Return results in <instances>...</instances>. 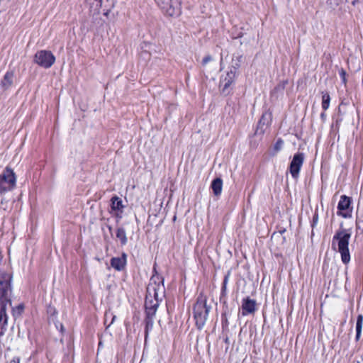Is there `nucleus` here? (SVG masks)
Returning a JSON list of instances; mask_svg holds the SVG:
<instances>
[{"mask_svg": "<svg viewBox=\"0 0 363 363\" xmlns=\"http://www.w3.org/2000/svg\"><path fill=\"white\" fill-rule=\"evenodd\" d=\"M164 293V286L162 281L158 277H152L147 287L145 315H155Z\"/></svg>", "mask_w": 363, "mask_h": 363, "instance_id": "f257e3e1", "label": "nucleus"}, {"mask_svg": "<svg viewBox=\"0 0 363 363\" xmlns=\"http://www.w3.org/2000/svg\"><path fill=\"white\" fill-rule=\"evenodd\" d=\"M350 229L340 228L337 230L332 240V248L340 253L342 262L347 264L350 261L349 242L351 238Z\"/></svg>", "mask_w": 363, "mask_h": 363, "instance_id": "f03ea898", "label": "nucleus"}, {"mask_svg": "<svg viewBox=\"0 0 363 363\" xmlns=\"http://www.w3.org/2000/svg\"><path fill=\"white\" fill-rule=\"evenodd\" d=\"M210 310L206 296L201 292L193 308L194 318L199 329H201L206 324Z\"/></svg>", "mask_w": 363, "mask_h": 363, "instance_id": "7ed1b4c3", "label": "nucleus"}, {"mask_svg": "<svg viewBox=\"0 0 363 363\" xmlns=\"http://www.w3.org/2000/svg\"><path fill=\"white\" fill-rule=\"evenodd\" d=\"M16 178L13 171L6 167L0 174V194L12 190L16 186Z\"/></svg>", "mask_w": 363, "mask_h": 363, "instance_id": "20e7f679", "label": "nucleus"}, {"mask_svg": "<svg viewBox=\"0 0 363 363\" xmlns=\"http://www.w3.org/2000/svg\"><path fill=\"white\" fill-rule=\"evenodd\" d=\"M162 12L169 16L180 13L181 0H155Z\"/></svg>", "mask_w": 363, "mask_h": 363, "instance_id": "39448f33", "label": "nucleus"}, {"mask_svg": "<svg viewBox=\"0 0 363 363\" xmlns=\"http://www.w3.org/2000/svg\"><path fill=\"white\" fill-rule=\"evenodd\" d=\"M11 276L10 274L0 271V301H6V303L11 304L9 294L11 288Z\"/></svg>", "mask_w": 363, "mask_h": 363, "instance_id": "423d86ee", "label": "nucleus"}, {"mask_svg": "<svg viewBox=\"0 0 363 363\" xmlns=\"http://www.w3.org/2000/svg\"><path fill=\"white\" fill-rule=\"evenodd\" d=\"M34 62L39 66L48 69L55 63V57L50 51L42 50L35 53Z\"/></svg>", "mask_w": 363, "mask_h": 363, "instance_id": "0eeeda50", "label": "nucleus"}, {"mask_svg": "<svg viewBox=\"0 0 363 363\" xmlns=\"http://www.w3.org/2000/svg\"><path fill=\"white\" fill-rule=\"evenodd\" d=\"M240 67V65L238 63H235V65H233L230 68V71H228L225 77H222L220 84V86H223L222 91L223 93L227 92L228 89L234 82L236 77V71Z\"/></svg>", "mask_w": 363, "mask_h": 363, "instance_id": "6e6552de", "label": "nucleus"}, {"mask_svg": "<svg viewBox=\"0 0 363 363\" xmlns=\"http://www.w3.org/2000/svg\"><path fill=\"white\" fill-rule=\"evenodd\" d=\"M304 161V154L303 152L296 153L290 163L289 172L291 176L296 179L298 177L301 167Z\"/></svg>", "mask_w": 363, "mask_h": 363, "instance_id": "1a4fd4ad", "label": "nucleus"}, {"mask_svg": "<svg viewBox=\"0 0 363 363\" xmlns=\"http://www.w3.org/2000/svg\"><path fill=\"white\" fill-rule=\"evenodd\" d=\"M255 311V300L251 299L250 297L244 298L242 303V315L243 316H245L247 315L248 314L254 313Z\"/></svg>", "mask_w": 363, "mask_h": 363, "instance_id": "9d476101", "label": "nucleus"}, {"mask_svg": "<svg viewBox=\"0 0 363 363\" xmlns=\"http://www.w3.org/2000/svg\"><path fill=\"white\" fill-rule=\"evenodd\" d=\"M127 263V255L123 252L121 257H112L111 259V266L117 271L124 269Z\"/></svg>", "mask_w": 363, "mask_h": 363, "instance_id": "9b49d317", "label": "nucleus"}, {"mask_svg": "<svg viewBox=\"0 0 363 363\" xmlns=\"http://www.w3.org/2000/svg\"><path fill=\"white\" fill-rule=\"evenodd\" d=\"M351 204V199L350 197L342 195L340 197V200L337 205V209L340 211L338 213L340 216L347 218L348 217V213H345V211H347Z\"/></svg>", "mask_w": 363, "mask_h": 363, "instance_id": "f8f14e48", "label": "nucleus"}, {"mask_svg": "<svg viewBox=\"0 0 363 363\" xmlns=\"http://www.w3.org/2000/svg\"><path fill=\"white\" fill-rule=\"evenodd\" d=\"M270 123L269 116L267 113H263L260 120L259 121L255 130V135H262L266 131Z\"/></svg>", "mask_w": 363, "mask_h": 363, "instance_id": "ddd939ff", "label": "nucleus"}, {"mask_svg": "<svg viewBox=\"0 0 363 363\" xmlns=\"http://www.w3.org/2000/svg\"><path fill=\"white\" fill-rule=\"evenodd\" d=\"M13 71H9L4 74L0 84V91H4L11 87L13 84Z\"/></svg>", "mask_w": 363, "mask_h": 363, "instance_id": "4468645a", "label": "nucleus"}, {"mask_svg": "<svg viewBox=\"0 0 363 363\" xmlns=\"http://www.w3.org/2000/svg\"><path fill=\"white\" fill-rule=\"evenodd\" d=\"M8 304L6 301H0V328L1 329H4L7 325L6 307Z\"/></svg>", "mask_w": 363, "mask_h": 363, "instance_id": "2eb2a0df", "label": "nucleus"}, {"mask_svg": "<svg viewBox=\"0 0 363 363\" xmlns=\"http://www.w3.org/2000/svg\"><path fill=\"white\" fill-rule=\"evenodd\" d=\"M211 189L215 196L220 195L223 189V181L220 178H216L211 183Z\"/></svg>", "mask_w": 363, "mask_h": 363, "instance_id": "dca6fc26", "label": "nucleus"}, {"mask_svg": "<svg viewBox=\"0 0 363 363\" xmlns=\"http://www.w3.org/2000/svg\"><path fill=\"white\" fill-rule=\"evenodd\" d=\"M111 209L115 211H123V205L122 200L117 196H114L111 199Z\"/></svg>", "mask_w": 363, "mask_h": 363, "instance_id": "f3484780", "label": "nucleus"}, {"mask_svg": "<svg viewBox=\"0 0 363 363\" xmlns=\"http://www.w3.org/2000/svg\"><path fill=\"white\" fill-rule=\"evenodd\" d=\"M155 315H146L145 322V339L147 340L149 332L152 330L154 325V318Z\"/></svg>", "mask_w": 363, "mask_h": 363, "instance_id": "a211bd4d", "label": "nucleus"}, {"mask_svg": "<svg viewBox=\"0 0 363 363\" xmlns=\"http://www.w3.org/2000/svg\"><path fill=\"white\" fill-rule=\"evenodd\" d=\"M116 238L120 240L121 245H125L128 242L125 230L123 228H118L116 230Z\"/></svg>", "mask_w": 363, "mask_h": 363, "instance_id": "6ab92c4d", "label": "nucleus"}, {"mask_svg": "<svg viewBox=\"0 0 363 363\" xmlns=\"http://www.w3.org/2000/svg\"><path fill=\"white\" fill-rule=\"evenodd\" d=\"M363 325V315L362 314L358 315L356 323V341H358L360 338L362 329Z\"/></svg>", "mask_w": 363, "mask_h": 363, "instance_id": "aec40b11", "label": "nucleus"}, {"mask_svg": "<svg viewBox=\"0 0 363 363\" xmlns=\"http://www.w3.org/2000/svg\"><path fill=\"white\" fill-rule=\"evenodd\" d=\"M322 108L326 111L330 106V96L328 92L322 93Z\"/></svg>", "mask_w": 363, "mask_h": 363, "instance_id": "412c9836", "label": "nucleus"}, {"mask_svg": "<svg viewBox=\"0 0 363 363\" xmlns=\"http://www.w3.org/2000/svg\"><path fill=\"white\" fill-rule=\"evenodd\" d=\"M284 145V141L282 139L279 138L274 145V150L275 152L280 151Z\"/></svg>", "mask_w": 363, "mask_h": 363, "instance_id": "4be33fe9", "label": "nucleus"}, {"mask_svg": "<svg viewBox=\"0 0 363 363\" xmlns=\"http://www.w3.org/2000/svg\"><path fill=\"white\" fill-rule=\"evenodd\" d=\"M339 74L342 79V83L345 84L347 82L345 70L343 68L340 69L339 71Z\"/></svg>", "mask_w": 363, "mask_h": 363, "instance_id": "5701e85b", "label": "nucleus"}, {"mask_svg": "<svg viewBox=\"0 0 363 363\" xmlns=\"http://www.w3.org/2000/svg\"><path fill=\"white\" fill-rule=\"evenodd\" d=\"M213 58L211 55H206L202 60V65L205 66L208 62L212 61Z\"/></svg>", "mask_w": 363, "mask_h": 363, "instance_id": "b1692460", "label": "nucleus"}, {"mask_svg": "<svg viewBox=\"0 0 363 363\" xmlns=\"http://www.w3.org/2000/svg\"><path fill=\"white\" fill-rule=\"evenodd\" d=\"M235 57H236V59H234V58L233 59V65H235V63H238L240 65V62L242 59V55H238L237 56H235Z\"/></svg>", "mask_w": 363, "mask_h": 363, "instance_id": "393cba45", "label": "nucleus"}, {"mask_svg": "<svg viewBox=\"0 0 363 363\" xmlns=\"http://www.w3.org/2000/svg\"><path fill=\"white\" fill-rule=\"evenodd\" d=\"M103 0H94L93 4H95L96 9H100L102 6Z\"/></svg>", "mask_w": 363, "mask_h": 363, "instance_id": "a878e982", "label": "nucleus"}, {"mask_svg": "<svg viewBox=\"0 0 363 363\" xmlns=\"http://www.w3.org/2000/svg\"><path fill=\"white\" fill-rule=\"evenodd\" d=\"M230 275V272H228L227 273V274L225 275L224 279H223V285H227V284L228 282V280H229Z\"/></svg>", "mask_w": 363, "mask_h": 363, "instance_id": "bb28decb", "label": "nucleus"}, {"mask_svg": "<svg viewBox=\"0 0 363 363\" xmlns=\"http://www.w3.org/2000/svg\"><path fill=\"white\" fill-rule=\"evenodd\" d=\"M346 1L352 4L353 6H355L359 2V0H346Z\"/></svg>", "mask_w": 363, "mask_h": 363, "instance_id": "cd10ccee", "label": "nucleus"}, {"mask_svg": "<svg viewBox=\"0 0 363 363\" xmlns=\"http://www.w3.org/2000/svg\"><path fill=\"white\" fill-rule=\"evenodd\" d=\"M226 289H227V285H223V284L222 289H221V294L222 295H224L225 294Z\"/></svg>", "mask_w": 363, "mask_h": 363, "instance_id": "c85d7f7f", "label": "nucleus"}, {"mask_svg": "<svg viewBox=\"0 0 363 363\" xmlns=\"http://www.w3.org/2000/svg\"><path fill=\"white\" fill-rule=\"evenodd\" d=\"M318 221V215H315L313 216V226L317 223Z\"/></svg>", "mask_w": 363, "mask_h": 363, "instance_id": "c756f323", "label": "nucleus"}, {"mask_svg": "<svg viewBox=\"0 0 363 363\" xmlns=\"http://www.w3.org/2000/svg\"><path fill=\"white\" fill-rule=\"evenodd\" d=\"M320 118H321V119H322L323 121H325V118H326V114H325V112L321 113V114H320Z\"/></svg>", "mask_w": 363, "mask_h": 363, "instance_id": "7c9ffc66", "label": "nucleus"}, {"mask_svg": "<svg viewBox=\"0 0 363 363\" xmlns=\"http://www.w3.org/2000/svg\"><path fill=\"white\" fill-rule=\"evenodd\" d=\"M17 309H18V311L19 313H21L23 311V306H21V305H19V306H18Z\"/></svg>", "mask_w": 363, "mask_h": 363, "instance_id": "2f4dec72", "label": "nucleus"}, {"mask_svg": "<svg viewBox=\"0 0 363 363\" xmlns=\"http://www.w3.org/2000/svg\"><path fill=\"white\" fill-rule=\"evenodd\" d=\"M224 342L227 344V345H229L230 344V339L228 336H226L225 338H224Z\"/></svg>", "mask_w": 363, "mask_h": 363, "instance_id": "473e14b6", "label": "nucleus"}, {"mask_svg": "<svg viewBox=\"0 0 363 363\" xmlns=\"http://www.w3.org/2000/svg\"><path fill=\"white\" fill-rule=\"evenodd\" d=\"M9 363H19V359H13L11 360Z\"/></svg>", "mask_w": 363, "mask_h": 363, "instance_id": "72a5a7b5", "label": "nucleus"}, {"mask_svg": "<svg viewBox=\"0 0 363 363\" xmlns=\"http://www.w3.org/2000/svg\"><path fill=\"white\" fill-rule=\"evenodd\" d=\"M116 318V315H113L112 320H111V322L110 325L112 324L114 322Z\"/></svg>", "mask_w": 363, "mask_h": 363, "instance_id": "f704fd0d", "label": "nucleus"}, {"mask_svg": "<svg viewBox=\"0 0 363 363\" xmlns=\"http://www.w3.org/2000/svg\"><path fill=\"white\" fill-rule=\"evenodd\" d=\"M108 230L111 231L112 230L111 226H108Z\"/></svg>", "mask_w": 363, "mask_h": 363, "instance_id": "c9c22d12", "label": "nucleus"}]
</instances>
